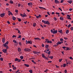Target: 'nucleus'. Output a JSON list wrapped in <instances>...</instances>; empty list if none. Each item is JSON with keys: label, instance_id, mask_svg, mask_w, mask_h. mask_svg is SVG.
<instances>
[{"label": "nucleus", "instance_id": "5701e85b", "mask_svg": "<svg viewBox=\"0 0 73 73\" xmlns=\"http://www.w3.org/2000/svg\"><path fill=\"white\" fill-rule=\"evenodd\" d=\"M17 19L18 20V21L19 22H20V21H21V18H18Z\"/></svg>", "mask_w": 73, "mask_h": 73}, {"label": "nucleus", "instance_id": "4c0bfd02", "mask_svg": "<svg viewBox=\"0 0 73 73\" xmlns=\"http://www.w3.org/2000/svg\"><path fill=\"white\" fill-rule=\"evenodd\" d=\"M0 60L1 61H3V58H0Z\"/></svg>", "mask_w": 73, "mask_h": 73}, {"label": "nucleus", "instance_id": "0eeeda50", "mask_svg": "<svg viewBox=\"0 0 73 73\" xmlns=\"http://www.w3.org/2000/svg\"><path fill=\"white\" fill-rule=\"evenodd\" d=\"M54 1L55 3H56V4H60V3L59 1L57 0H55Z\"/></svg>", "mask_w": 73, "mask_h": 73}, {"label": "nucleus", "instance_id": "49530a36", "mask_svg": "<svg viewBox=\"0 0 73 73\" xmlns=\"http://www.w3.org/2000/svg\"><path fill=\"white\" fill-rule=\"evenodd\" d=\"M64 0H61V1H60V3H63V2H64Z\"/></svg>", "mask_w": 73, "mask_h": 73}, {"label": "nucleus", "instance_id": "e433bc0d", "mask_svg": "<svg viewBox=\"0 0 73 73\" xmlns=\"http://www.w3.org/2000/svg\"><path fill=\"white\" fill-rule=\"evenodd\" d=\"M20 58L21 60H23V59L24 58V57H23V56H20Z\"/></svg>", "mask_w": 73, "mask_h": 73}, {"label": "nucleus", "instance_id": "f3484780", "mask_svg": "<svg viewBox=\"0 0 73 73\" xmlns=\"http://www.w3.org/2000/svg\"><path fill=\"white\" fill-rule=\"evenodd\" d=\"M69 30H67L66 31V34H68V33H69Z\"/></svg>", "mask_w": 73, "mask_h": 73}, {"label": "nucleus", "instance_id": "aec40b11", "mask_svg": "<svg viewBox=\"0 0 73 73\" xmlns=\"http://www.w3.org/2000/svg\"><path fill=\"white\" fill-rule=\"evenodd\" d=\"M29 72L30 73H33V71L32 70H29Z\"/></svg>", "mask_w": 73, "mask_h": 73}, {"label": "nucleus", "instance_id": "a211bd4d", "mask_svg": "<svg viewBox=\"0 0 73 73\" xmlns=\"http://www.w3.org/2000/svg\"><path fill=\"white\" fill-rule=\"evenodd\" d=\"M69 47H66V50H70V48H69Z\"/></svg>", "mask_w": 73, "mask_h": 73}, {"label": "nucleus", "instance_id": "20e7f679", "mask_svg": "<svg viewBox=\"0 0 73 73\" xmlns=\"http://www.w3.org/2000/svg\"><path fill=\"white\" fill-rule=\"evenodd\" d=\"M26 44H32V42L31 40H28V41L27 40H26Z\"/></svg>", "mask_w": 73, "mask_h": 73}, {"label": "nucleus", "instance_id": "2eb2a0df", "mask_svg": "<svg viewBox=\"0 0 73 73\" xmlns=\"http://www.w3.org/2000/svg\"><path fill=\"white\" fill-rule=\"evenodd\" d=\"M13 42L14 43H16V44H18V42H17V41H16L15 40H13Z\"/></svg>", "mask_w": 73, "mask_h": 73}, {"label": "nucleus", "instance_id": "7ed1b4c3", "mask_svg": "<svg viewBox=\"0 0 73 73\" xmlns=\"http://www.w3.org/2000/svg\"><path fill=\"white\" fill-rule=\"evenodd\" d=\"M23 14L22 13H21L20 15L22 17H27V16L25 14V13H24Z\"/></svg>", "mask_w": 73, "mask_h": 73}, {"label": "nucleus", "instance_id": "1a4fd4ad", "mask_svg": "<svg viewBox=\"0 0 73 73\" xmlns=\"http://www.w3.org/2000/svg\"><path fill=\"white\" fill-rule=\"evenodd\" d=\"M67 17L68 19H69V20H72V18H70V16L69 15H67Z\"/></svg>", "mask_w": 73, "mask_h": 73}, {"label": "nucleus", "instance_id": "f03ea898", "mask_svg": "<svg viewBox=\"0 0 73 73\" xmlns=\"http://www.w3.org/2000/svg\"><path fill=\"white\" fill-rule=\"evenodd\" d=\"M42 22L44 23V24H47V25H50V23L49 22V21H45L42 20Z\"/></svg>", "mask_w": 73, "mask_h": 73}, {"label": "nucleus", "instance_id": "37998d69", "mask_svg": "<svg viewBox=\"0 0 73 73\" xmlns=\"http://www.w3.org/2000/svg\"><path fill=\"white\" fill-rule=\"evenodd\" d=\"M15 61H18V58H16L15 60Z\"/></svg>", "mask_w": 73, "mask_h": 73}, {"label": "nucleus", "instance_id": "864d4df0", "mask_svg": "<svg viewBox=\"0 0 73 73\" xmlns=\"http://www.w3.org/2000/svg\"><path fill=\"white\" fill-rule=\"evenodd\" d=\"M21 37V36L20 35H19V36H18V38H20Z\"/></svg>", "mask_w": 73, "mask_h": 73}, {"label": "nucleus", "instance_id": "79ce46f5", "mask_svg": "<svg viewBox=\"0 0 73 73\" xmlns=\"http://www.w3.org/2000/svg\"><path fill=\"white\" fill-rule=\"evenodd\" d=\"M62 59H59V62H61V61H62Z\"/></svg>", "mask_w": 73, "mask_h": 73}, {"label": "nucleus", "instance_id": "2f4dec72", "mask_svg": "<svg viewBox=\"0 0 73 73\" xmlns=\"http://www.w3.org/2000/svg\"><path fill=\"white\" fill-rule=\"evenodd\" d=\"M24 51L25 52H27V48H25L24 50Z\"/></svg>", "mask_w": 73, "mask_h": 73}, {"label": "nucleus", "instance_id": "6e6d98bb", "mask_svg": "<svg viewBox=\"0 0 73 73\" xmlns=\"http://www.w3.org/2000/svg\"><path fill=\"white\" fill-rule=\"evenodd\" d=\"M28 5L29 6H30L31 5V4L30 3H28Z\"/></svg>", "mask_w": 73, "mask_h": 73}, {"label": "nucleus", "instance_id": "c85d7f7f", "mask_svg": "<svg viewBox=\"0 0 73 73\" xmlns=\"http://www.w3.org/2000/svg\"><path fill=\"white\" fill-rule=\"evenodd\" d=\"M33 27H35L36 26V23H33Z\"/></svg>", "mask_w": 73, "mask_h": 73}, {"label": "nucleus", "instance_id": "a878e982", "mask_svg": "<svg viewBox=\"0 0 73 73\" xmlns=\"http://www.w3.org/2000/svg\"><path fill=\"white\" fill-rule=\"evenodd\" d=\"M45 42H47V43L48 42V41H49V40L48 39H45Z\"/></svg>", "mask_w": 73, "mask_h": 73}, {"label": "nucleus", "instance_id": "58836bf2", "mask_svg": "<svg viewBox=\"0 0 73 73\" xmlns=\"http://www.w3.org/2000/svg\"><path fill=\"white\" fill-rule=\"evenodd\" d=\"M21 59H18L17 61L18 62H20L21 61Z\"/></svg>", "mask_w": 73, "mask_h": 73}, {"label": "nucleus", "instance_id": "4468645a", "mask_svg": "<svg viewBox=\"0 0 73 73\" xmlns=\"http://www.w3.org/2000/svg\"><path fill=\"white\" fill-rule=\"evenodd\" d=\"M59 19L60 20L63 21L64 20V18L62 17H61Z\"/></svg>", "mask_w": 73, "mask_h": 73}, {"label": "nucleus", "instance_id": "bb28decb", "mask_svg": "<svg viewBox=\"0 0 73 73\" xmlns=\"http://www.w3.org/2000/svg\"><path fill=\"white\" fill-rule=\"evenodd\" d=\"M48 43H49L50 44H52V41L50 40H48V41L47 44H48Z\"/></svg>", "mask_w": 73, "mask_h": 73}, {"label": "nucleus", "instance_id": "423d86ee", "mask_svg": "<svg viewBox=\"0 0 73 73\" xmlns=\"http://www.w3.org/2000/svg\"><path fill=\"white\" fill-rule=\"evenodd\" d=\"M5 15V13H1L0 14V16L1 17H3L4 15Z\"/></svg>", "mask_w": 73, "mask_h": 73}, {"label": "nucleus", "instance_id": "4d7b16f0", "mask_svg": "<svg viewBox=\"0 0 73 73\" xmlns=\"http://www.w3.org/2000/svg\"><path fill=\"white\" fill-rule=\"evenodd\" d=\"M69 58H70V59H71L72 60H73V58H72V56L70 57Z\"/></svg>", "mask_w": 73, "mask_h": 73}, {"label": "nucleus", "instance_id": "774afa93", "mask_svg": "<svg viewBox=\"0 0 73 73\" xmlns=\"http://www.w3.org/2000/svg\"><path fill=\"white\" fill-rule=\"evenodd\" d=\"M64 38L65 40H68V38L64 37Z\"/></svg>", "mask_w": 73, "mask_h": 73}, {"label": "nucleus", "instance_id": "8fccbe9b", "mask_svg": "<svg viewBox=\"0 0 73 73\" xmlns=\"http://www.w3.org/2000/svg\"><path fill=\"white\" fill-rule=\"evenodd\" d=\"M48 54H49V55H50V51H48Z\"/></svg>", "mask_w": 73, "mask_h": 73}, {"label": "nucleus", "instance_id": "393cba45", "mask_svg": "<svg viewBox=\"0 0 73 73\" xmlns=\"http://www.w3.org/2000/svg\"><path fill=\"white\" fill-rule=\"evenodd\" d=\"M45 48H46L47 49H48V48L49 47V45H46L45 46Z\"/></svg>", "mask_w": 73, "mask_h": 73}, {"label": "nucleus", "instance_id": "a18cd8bd", "mask_svg": "<svg viewBox=\"0 0 73 73\" xmlns=\"http://www.w3.org/2000/svg\"><path fill=\"white\" fill-rule=\"evenodd\" d=\"M17 36L16 35H13L12 36L13 38H14V37H16Z\"/></svg>", "mask_w": 73, "mask_h": 73}, {"label": "nucleus", "instance_id": "09e8293b", "mask_svg": "<svg viewBox=\"0 0 73 73\" xmlns=\"http://www.w3.org/2000/svg\"><path fill=\"white\" fill-rule=\"evenodd\" d=\"M71 26V24H69L68 26V28H70Z\"/></svg>", "mask_w": 73, "mask_h": 73}, {"label": "nucleus", "instance_id": "603ef678", "mask_svg": "<svg viewBox=\"0 0 73 73\" xmlns=\"http://www.w3.org/2000/svg\"><path fill=\"white\" fill-rule=\"evenodd\" d=\"M64 73H67V70H64Z\"/></svg>", "mask_w": 73, "mask_h": 73}, {"label": "nucleus", "instance_id": "4be33fe9", "mask_svg": "<svg viewBox=\"0 0 73 73\" xmlns=\"http://www.w3.org/2000/svg\"><path fill=\"white\" fill-rule=\"evenodd\" d=\"M48 57H46V56L44 58L45 60H49V59H48Z\"/></svg>", "mask_w": 73, "mask_h": 73}, {"label": "nucleus", "instance_id": "ea45409f", "mask_svg": "<svg viewBox=\"0 0 73 73\" xmlns=\"http://www.w3.org/2000/svg\"><path fill=\"white\" fill-rule=\"evenodd\" d=\"M54 20H55V21H57V18H56V17H54Z\"/></svg>", "mask_w": 73, "mask_h": 73}, {"label": "nucleus", "instance_id": "c756f323", "mask_svg": "<svg viewBox=\"0 0 73 73\" xmlns=\"http://www.w3.org/2000/svg\"><path fill=\"white\" fill-rule=\"evenodd\" d=\"M63 65V68H64V67H65V66H66V64H64Z\"/></svg>", "mask_w": 73, "mask_h": 73}, {"label": "nucleus", "instance_id": "f8f14e48", "mask_svg": "<svg viewBox=\"0 0 73 73\" xmlns=\"http://www.w3.org/2000/svg\"><path fill=\"white\" fill-rule=\"evenodd\" d=\"M18 51L19 52H21V48H20V47L18 48Z\"/></svg>", "mask_w": 73, "mask_h": 73}, {"label": "nucleus", "instance_id": "6e6552de", "mask_svg": "<svg viewBox=\"0 0 73 73\" xmlns=\"http://www.w3.org/2000/svg\"><path fill=\"white\" fill-rule=\"evenodd\" d=\"M2 51L4 53H7V50H5V49H3L2 50Z\"/></svg>", "mask_w": 73, "mask_h": 73}, {"label": "nucleus", "instance_id": "5fc2aeb1", "mask_svg": "<svg viewBox=\"0 0 73 73\" xmlns=\"http://www.w3.org/2000/svg\"><path fill=\"white\" fill-rule=\"evenodd\" d=\"M8 12H9L11 15L12 13V12H11V11H8Z\"/></svg>", "mask_w": 73, "mask_h": 73}, {"label": "nucleus", "instance_id": "9d476101", "mask_svg": "<svg viewBox=\"0 0 73 73\" xmlns=\"http://www.w3.org/2000/svg\"><path fill=\"white\" fill-rule=\"evenodd\" d=\"M5 39L4 38H3L2 42L3 44L5 43Z\"/></svg>", "mask_w": 73, "mask_h": 73}, {"label": "nucleus", "instance_id": "7c9ffc66", "mask_svg": "<svg viewBox=\"0 0 73 73\" xmlns=\"http://www.w3.org/2000/svg\"><path fill=\"white\" fill-rule=\"evenodd\" d=\"M42 57H44V58L45 57H46V56H45V55L43 54H42Z\"/></svg>", "mask_w": 73, "mask_h": 73}, {"label": "nucleus", "instance_id": "473e14b6", "mask_svg": "<svg viewBox=\"0 0 73 73\" xmlns=\"http://www.w3.org/2000/svg\"><path fill=\"white\" fill-rule=\"evenodd\" d=\"M10 3L11 4H13V2L12 0H10Z\"/></svg>", "mask_w": 73, "mask_h": 73}, {"label": "nucleus", "instance_id": "e2e57ef3", "mask_svg": "<svg viewBox=\"0 0 73 73\" xmlns=\"http://www.w3.org/2000/svg\"><path fill=\"white\" fill-rule=\"evenodd\" d=\"M18 33H19V34H21V32H20V30L18 31Z\"/></svg>", "mask_w": 73, "mask_h": 73}, {"label": "nucleus", "instance_id": "69168bd1", "mask_svg": "<svg viewBox=\"0 0 73 73\" xmlns=\"http://www.w3.org/2000/svg\"><path fill=\"white\" fill-rule=\"evenodd\" d=\"M15 12H17H17H18V10H15Z\"/></svg>", "mask_w": 73, "mask_h": 73}, {"label": "nucleus", "instance_id": "f257e3e1", "mask_svg": "<svg viewBox=\"0 0 73 73\" xmlns=\"http://www.w3.org/2000/svg\"><path fill=\"white\" fill-rule=\"evenodd\" d=\"M8 43H9V42L7 41V42H6L3 44L2 45L3 46L5 47V48H6L5 49V50H6V51H7V49L9 48V47L8 46Z\"/></svg>", "mask_w": 73, "mask_h": 73}, {"label": "nucleus", "instance_id": "39448f33", "mask_svg": "<svg viewBox=\"0 0 73 73\" xmlns=\"http://www.w3.org/2000/svg\"><path fill=\"white\" fill-rule=\"evenodd\" d=\"M51 32V33H53V34H56V33H57V30H56L55 31H53L52 30H51L50 31Z\"/></svg>", "mask_w": 73, "mask_h": 73}, {"label": "nucleus", "instance_id": "c03bdc74", "mask_svg": "<svg viewBox=\"0 0 73 73\" xmlns=\"http://www.w3.org/2000/svg\"><path fill=\"white\" fill-rule=\"evenodd\" d=\"M33 53H34V54H37V52L34 51V52H33Z\"/></svg>", "mask_w": 73, "mask_h": 73}, {"label": "nucleus", "instance_id": "cd10ccee", "mask_svg": "<svg viewBox=\"0 0 73 73\" xmlns=\"http://www.w3.org/2000/svg\"><path fill=\"white\" fill-rule=\"evenodd\" d=\"M48 57L51 59H53V56H48Z\"/></svg>", "mask_w": 73, "mask_h": 73}, {"label": "nucleus", "instance_id": "13d9d810", "mask_svg": "<svg viewBox=\"0 0 73 73\" xmlns=\"http://www.w3.org/2000/svg\"><path fill=\"white\" fill-rule=\"evenodd\" d=\"M52 61H49L48 62V63H51Z\"/></svg>", "mask_w": 73, "mask_h": 73}, {"label": "nucleus", "instance_id": "de8ad7c7", "mask_svg": "<svg viewBox=\"0 0 73 73\" xmlns=\"http://www.w3.org/2000/svg\"><path fill=\"white\" fill-rule=\"evenodd\" d=\"M18 7H20L21 6V5L20 4V3H18Z\"/></svg>", "mask_w": 73, "mask_h": 73}, {"label": "nucleus", "instance_id": "f704fd0d", "mask_svg": "<svg viewBox=\"0 0 73 73\" xmlns=\"http://www.w3.org/2000/svg\"><path fill=\"white\" fill-rule=\"evenodd\" d=\"M31 50L29 48H27V52H31Z\"/></svg>", "mask_w": 73, "mask_h": 73}, {"label": "nucleus", "instance_id": "a19ab883", "mask_svg": "<svg viewBox=\"0 0 73 73\" xmlns=\"http://www.w3.org/2000/svg\"><path fill=\"white\" fill-rule=\"evenodd\" d=\"M20 72V70H18L17 71H15V73H18V72Z\"/></svg>", "mask_w": 73, "mask_h": 73}, {"label": "nucleus", "instance_id": "dca6fc26", "mask_svg": "<svg viewBox=\"0 0 73 73\" xmlns=\"http://www.w3.org/2000/svg\"><path fill=\"white\" fill-rule=\"evenodd\" d=\"M24 65L26 67H29V64H24Z\"/></svg>", "mask_w": 73, "mask_h": 73}, {"label": "nucleus", "instance_id": "c9c22d12", "mask_svg": "<svg viewBox=\"0 0 73 73\" xmlns=\"http://www.w3.org/2000/svg\"><path fill=\"white\" fill-rule=\"evenodd\" d=\"M60 40L61 42H62L64 41V39H63V38H61L60 39Z\"/></svg>", "mask_w": 73, "mask_h": 73}, {"label": "nucleus", "instance_id": "6ab92c4d", "mask_svg": "<svg viewBox=\"0 0 73 73\" xmlns=\"http://www.w3.org/2000/svg\"><path fill=\"white\" fill-rule=\"evenodd\" d=\"M62 48L64 49L65 50H66V47L63 46L62 47Z\"/></svg>", "mask_w": 73, "mask_h": 73}, {"label": "nucleus", "instance_id": "72a5a7b5", "mask_svg": "<svg viewBox=\"0 0 73 73\" xmlns=\"http://www.w3.org/2000/svg\"><path fill=\"white\" fill-rule=\"evenodd\" d=\"M62 30H61L58 31V32H60V33H62Z\"/></svg>", "mask_w": 73, "mask_h": 73}, {"label": "nucleus", "instance_id": "b1692460", "mask_svg": "<svg viewBox=\"0 0 73 73\" xmlns=\"http://www.w3.org/2000/svg\"><path fill=\"white\" fill-rule=\"evenodd\" d=\"M31 61L32 62H33L34 64H36V63L35 62V61H34V60H32Z\"/></svg>", "mask_w": 73, "mask_h": 73}, {"label": "nucleus", "instance_id": "680f3d73", "mask_svg": "<svg viewBox=\"0 0 73 73\" xmlns=\"http://www.w3.org/2000/svg\"><path fill=\"white\" fill-rule=\"evenodd\" d=\"M24 23H25V24H27V21H26V22H23Z\"/></svg>", "mask_w": 73, "mask_h": 73}, {"label": "nucleus", "instance_id": "338daca9", "mask_svg": "<svg viewBox=\"0 0 73 73\" xmlns=\"http://www.w3.org/2000/svg\"><path fill=\"white\" fill-rule=\"evenodd\" d=\"M38 16L39 17H41V16L40 15H39Z\"/></svg>", "mask_w": 73, "mask_h": 73}, {"label": "nucleus", "instance_id": "412c9836", "mask_svg": "<svg viewBox=\"0 0 73 73\" xmlns=\"http://www.w3.org/2000/svg\"><path fill=\"white\" fill-rule=\"evenodd\" d=\"M16 17H14V16H13V20H16Z\"/></svg>", "mask_w": 73, "mask_h": 73}, {"label": "nucleus", "instance_id": "3c124183", "mask_svg": "<svg viewBox=\"0 0 73 73\" xmlns=\"http://www.w3.org/2000/svg\"><path fill=\"white\" fill-rule=\"evenodd\" d=\"M19 45H20L21 46L22 45V44L20 42H19Z\"/></svg>", "mask_w": 73, "mask_h": 73}, {"label": "nucleus", "instance_id": "0e129e2a", "mask_svg": "<svg viewBox=\"0 0 73 73\" xmlns=\"http://www.w3.org/2000/svg\"><path fill=\"white\" fill-rule=\"evenodd\" d=\"M58 44H59V45H60L61 44V42H59V41H58Z\"/></svg>", "mask_w": 73, "mask_h": 73}, {"label": "nucleus", "instance_id": "052dcab7", "mask_svg": "<svg viewBox=\"0 0 73 73\" xmlns=\"http://www.w3.org/2000/svg\"><path fill=\"white\" fill-rule=\"evenodd\" d=\"M13 70H15V69H16V68L15 67H14L13 68Z\"/></svg>", "mask_w": 73, "mask_h": 73}, {"label": "nucleus", "instance_id": "ddd939ff", "mask_svg": "<svg viewBox=\"0 0 73 73\" xmlns=\"http://www.w3.org/2000/svg\"><path fill=\"white\" fill-rule=\"evenodd\" d=\"M68 3H69V4H72V0H70V1H67Z\"/></svg>", "mask_w": 73, "mask_h": 73}, {"label": "nucleus", "instance_id": "9b49d317", "mask_svg": "<svg viewBox=\"0 0 73 73\" xmlns=\"http://www.w3.org/2000/svg\"><path fill=\"white\" fill-rule=\"evenodd\" d=\"M34 39L35 40H38L39 41H41V39L38 37H37V38L35 37L34 38Z\"/></svg>", "mask_w": 73, "mask_h": 73}, {"label": "nucleus", "instance_id": "bf43d9fd", "mask_svg": "<svg viewBox=\"0 0 73 73\" xmlns=\"http://www.w3.org/2000/svg\"><path fill=\"white\" fill-rule=\"evenodd\" d=\"M70 29H71V31H73V27H71L70 28Z\"/></svg>", "mask_w": 73, "mask_h": 73}]
</instances>
